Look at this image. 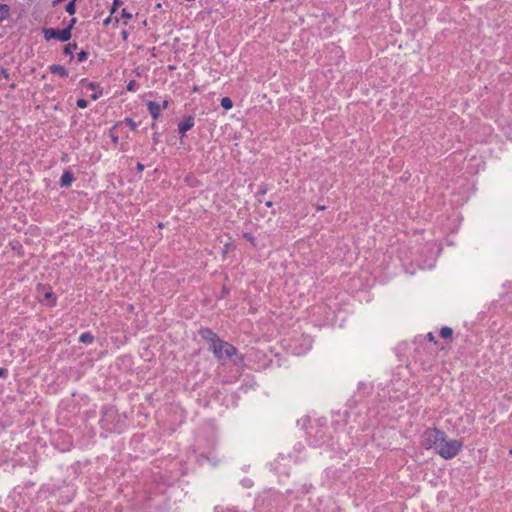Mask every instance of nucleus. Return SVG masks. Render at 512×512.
Wrapping results in <instances>:
<instances>
[{
    "label": "nucleus",
    "mask_w": 512,
    "mask_h": 512,
    "mask_svg": "<svg viewBox=\"0 0 512 512\" xmlns=\"http://www.w3.org/2000/svg\"><path fill=\"white\" fill-rule=\"evenodd\" d=\"M92 98L96 100L98 98L97 94L92 95Z\"/></svg>",
    "instance_id": "473e14b6"
},
{
    "label": "nucleus",
    "mask_w": 512,
    "mask_h": 512,
    "mask_svg": "<svg viewBox=\"0 0 512 512\" xmlns=\"http://www.w3.org/2000/svg\"><path fill=\"white\" fill-rule=\"evenodd\" d=\"M88 105V102L87 100L85 99H78L77 100V106L80 107V108H86Z\"/></svg>",
    "instance_id": "6ab92c4d"
},
{
    "label": "nucleus",
    "mask_w": 512,
    "mask_h": 512,
    "mask_svg": "<svg viewBox=\"0 0 512 512\" xmlns=\"http://www.w3.org/2000/svg\"><path fill=\"white\" fill-rule=\"evenodd\" d=\"M9 6L6 4L0 5V21H3L9 17Z\"/></svg>",
    "instance_id": "9d476101"
},
{
    "label": "nucleus",
    "mask_w": 512,
    "mask_h": 512,
    "mask_svg": "<svg viewBox=\"0 0 512 512\" xmlns=\"http://www.w3.org/2000/svg\"><path fill=\"white\" fill-rule=\"evenodd\" d=\"M51 296H52V292L48 291V292L45 293L44 298L45 299H49Z\"/></svg>",
    "instance_id": "b1692460"
},
{
    "label": "nucleus",
    "mask_w": 512,
    "mask_h": 512,
    "mask_svg": "<svg viewBox=\"0 0 512 512\" xmlns=\"http://www.w3.org/2000/svg\"><path fill=\"white\" fill-rule=\"evenodd\" d=\"M75 2H76V0H72V1H70V2L66 5V11H67V13H69L70 15H73V14H75V12H76Z\"/></svg>",
    "instance_id": "2eb2a0df"
},
{
    "label": "nucleus",
    "mask_w": 512,
    "mask_h": 512,
    "mask_svg": "<svg viewBox=\"0 0 512 512\" xmlns=\"http://www.w3.org/2000/svg\"><path fill=\"white\" fill-rule=\"evenodd\" d=\"M75 22H76V19H75V18H73V19L70 21V25H69V26H71V28H72V27H73V25L75 24Z\"/></svg>",
    "instance_id": "cd10ccee"
},
{
    "label": "nucleus",
    "mask_w": 512,
    "mask_h": 512,
    "mask_svg": "<svg viewBox=\"0 0 512 512\" xmlns=\"http://www.w3.org/2000/svg\"><path fill=\"white\" fill-rule=\"evenodd\" d=\"M122 17H125V18H131V17H132V15H131L130 13L126 12V10H125V9H123V11H122Z\"/></svg>",
    "instance_id": "412c9836"
},
{
    "label": "nucleus",
    "mask_w": 512,
    "mask_h": 512,
    "mask_svg": "<svg viewBox=\"0 0 512 512\" xmlns=\"http://www.w3.org/2000/svg\"><path fill=\"white\" fill-rule=\"evenodd\" d=\"M463 447V442L457 439H447L444 437V442L441 443L439 455L444 459H452L458 455Z\"/></svg>",
    "instance_id": "f03ea898"
},
{
    "label": "nucleus",
    "mask_w": 512,
    "mask_h": 512,
    "mask_svg": "<svg viewBox=\"0 0 512 512\" xmlns=\"http://www.w3.org/2000/svg\"><path fill=\"white\" fill-rule=\"evenodd\" d=\"M148 110L152 116L153 119H157L160 116L161 107L158 103L154 101H149L147 103Z\"/></svg>",
    "instance_id": "0eeeda50"
},
{
    "label": "nucleus",
    "mask_w": 512,
    "mask_h": 512,
    "mask_svg": "<svg viewBox=\"0 0 512 512\" xmlns=\"http://www.w3.org/2000/svg\"><path fill=\"white\" fill-rule=\"evenodd\" d=\"M127 90L128 91H135L136 90V81L135 80H131L128 85H127Z\"/></svg>",
    "instance_id": "f3484780"
},
{
    "label": "nucleus",
    "mask_w": 512,
    "mask_h": 512,
    "mask_svg": "<svg viewBox=\"0 0 512 512\" xmlns=\"http://www.w3.org/2000/svg\"><path fill=\"white\" fill-rule=\"evenodd\" d=\"M243 237H244L245 239H247L248 241H250L253 245H255V243H254V240H255V239H254V237L252 236V234H250V233H244V234H243Z\"/></svg>",
    "instance_id": "aec40b11"
},
{
    "label": "nucleus",
    "mask_w": 512,
    "mask_h": 512,
    "mask_svg": "<svg viewBox=\"0 0 512 512\" xmlns=\"http://www.w3.org/2000/svg\"><path fill=\"white\" fill-rule=\"evenodd\" d=\"M266 193V188H263L261 189L259 192H258V195H264Z\"/></svg>",
    "instance_id": "393cba45"
},
{
    "label": "nucleus",
    "mask_w": 512,
    "mask_h": 512,
    "mask_svg": "<svg viewBox=\"0 0 512 512\" xmlns=\"http://www.w3.org/2000/svg\"><path fill=\"white\" fill-rule=\"evenodd\" d=\"M221 106L225 109V110H229L233 107V102L232 100L229 98V97H224L221 99Z\"/></svg>",
    "instance_id": "f8f14e48"
},
{
    "label": "nucleus",
    "mask_w": 512,
    "mask_h": 512,
    "mask_svg": "<svg viewBox=\"0 0 512 512\" xmlns=\"http://www.w3.org/2000/svg\"><path fill=\"white\" fill-rule=\"evenodd\" d=\"M162 107L166 109L168 107V101L165 100L162 104Z\"/></svg>",
    "instance_id": "a878e982"
},
{
    "label": "nucleus",
    "mask_w": 512,
    "mask_h": 512,
    "mask_svg": "<svg viewBox=\"0 0 512 512\" xmlns=\"http://www.w3.org/2000/svg\"><path fill=\"white\" fill-rule=\"evenodd\" d=\"M73 179H74L73 174L70 171H65L60 180L61 186H64V187L70 186Z\"/></svg>",
    "instance_id": "6e6552de"
},
{
    "label": "nucleus",
    "mask_w": 512,
    "mask_h": 512,
    "mask_svg": "<svg viewBox=\"0 0 512 512\" xmlns=\"http://www.w3.org/2000/svg\"><path fill=\"white\" fill-rule=\"evenodd\" d=\"M200 334L205 340H207L210 343V348L212 347V345L216 343V341L219 340L218 336L208 328L201 329Z\"/></svg>",
    "instance_id": "39448f33"
},
{
    "label": "nucleus",
    "mask_w": 512,
    "mask_h": 512,
    "mask_svg": "<svg viewBox=\"0 0 512 512\" xmlns=\"http://www.w3.org/2000/svg\"><path fill=\"white\" fill-rule=\"evenodd\" d=\"M211 349L219 360L224 358L230 359L237 352V349L232 344L220 339L212 345Z\"/></svg>",
    "instance_id": "7ed1b4c3"
},
{
    "label": "nucleus",
    "mask_w": 512,
    "mask_h": 512,
    "mask_svg": "<svg viewBox=\"0 0 512 512\" xmlns=\"http://www.w3.org/2000/svg\"><path fill=\"white\" fill-rule=\"evenodd\" d=\"M194 126V119L192 116L187 117L183 122H181L178 126L179 132L184 135L188 130H190Z\"/></svg>",
    "instance_id": "423d86ee"
},
{
    "label": "nucleus",
    "mask_w": 512,
    "mask_h": 512,
    "mask_svg": "<svg viewBox=\"0 0 512 512\" xmlns=\"http://www.w3.org/2000/svg\"><path fill=\"white\" fill-rule=\"evenodd\" d=\"M122 34H123V37H125V38L127 37L126 32H123Z\"/></svg>",
    "instance_id": "72a5a7b5"
},
{
    "label": "nucleus",
    "mask_w": 512,
    "mask_h": 512,
    "mask_svg": "<svg viewBox=\"0 0 512 512\" xmlns=\"http://www.w3.org/2000/svg\"><path fill=\"white\" fill-rule=\"evenodd\" d=\"M158 227L159 228H163L164 227V224L162 222L158 223Z\"/></svg>",
    "instance_id": "2f4dec72"
},
{
    "label": "nucleus",
    "mask_w": 512,
    "mask_h": 512,
    "mask_svg": "<svg viewBox=\"0 0 512 512\" xmlns=\"http://www.w3.org/2000/svg\"><path fill=\"white\" fill-rule=\"evenodd\" d=\"M126 123L130 126V128L135 131L137 129V125L136 123L133 121V119L131 118H126L125 119Z\"/></svg>",
    "instance_id": "dca6fc26"
},
{
    "label": "nucleus",
    "mask_w": 512,
    "mask_h": 512,
    "mask_svg": "<svg viewBox=\"0 0 512 512\" xmlns=\"http://www.w3.org/2000/svg\"><path fill=\"white\" fill-rule=\"evenodd\" d=\"M137 170H138L139 172L143 171V170H144V165H143L142 163L138 162V163H137Z\"/></svg>",
    "instance_id": "4be33fe9"
},
{
    "label": "nucleus",
    "mask_w": 512,
    "mask_h": 512,
    "mask_svg": "<svg viewBox=\"0 0 512 512\" xmlns=\"http://www.w3.org/2000/svg\"><path fill=\"white\" fill-rule=\"evenodd\" d=\"M50 72L52 74H58L60 75L61 77H67L68 76V72L66 70V68L64 66H61V65H52L50 67Z\"/></svg>",
    "instance_id": "1a4fd4ad"
},
{
    "label": "nucleus",
    "mask_w": 512,
    "mask_h": 512,
    "mask_svg": "<svg viewBox=\"0 0 512 512\" xmlns=\"http://www.w3.org/2000/svg\"><path fill=\"white\" fill-rule=\"evenodd\" d=\"M77 58L79 62H83L87 59V52L81 51L80 53H78Z\"/></svg>",
    "instance_id": "a211bd4d"
},
{
    "label": "nucleus",
    "mask_w": 512,
    "mask_h": 512,
    "mask_svg": "<svg viewBox=\"0 0 512 512\" xmlns=\"http://www.w3.org/2000/svg\"><path fill=\"white\" fill-rule=\"evenodd\" d=\"M445 433L437 428H428L424 431L422 445L425 449L440 451L441 443L444 442Z\"/></svg>",
    "instance_id": "f257e3e1"
},
{
    "label": "nucleus",
    "mask_w": 512,
    "mask_h": 512,
    "mask_svg": "<svg viewBox=\"0 0 512 512\" xmlns=\"http://www.w3.org/2000/svg\"><path fill=\"white\" fill-rule=\"evenodd\" d=\"M265 205H266L267 207H272L273 203H272V201H267V202L265 203Z\"/></svg>",
    "instance_id": "c756f323"
},
{
    "label": "nucleus",
    "mask_w": 512,
    "mask_h": 512,
    "mask_svg": "<svg viewBox=\"0 0 512 512\" xmlns=\"http://www.w3.org/2000/svg\"><path fill=\"white\" fill-rule=\"evenodd\" d=\"M79 341L85 344H90L94 341V337L91 333L85 332L80 335Z\"/></svg>",
    "instance_id": "9b49d317"
},
{
    "label": "nucleus",
    "mask_w": 512,
    "mask_h": 512,
    "mask_svg": "<svg viewBox=\"0 0 512 512\" xmlns=\"http://www.w3.org/2000/svg\"><path fill=\"white\" fill-rule=\"evenodd\" d=\"M77 48V44H67L65 47H64V54L66 55H69L71 58L73 57V50H75Z\"/></svg>",
    "instance_id": "ddd939ff"
},
{
    "label": "nucleus",
    "mask_w": 512,
    "mask_h": 512,
    "mask_svg": "<svg viewBox=\"0 0 512 512\" xmlns=\"http://www.w3.org/2000/svg\"><path fill=\"white\" fill-rule=\"evenodd\" d=\"M453 331L451 328L449 327H443L441 330H440V336L442 338H449L451 337Z\"/></svg>",
    "instance_id": "4468645a"
},
{
    "label": "nucleus",
    "mask_w": 512,
    "mask_h": 512,
    "mask_svg": "<svg viewBox=\"0 0 512 512\" xmlns=\"http://www.w3.org/2000/svg\"><path fill=\"white\" fill-rule=\"evenodd\" d=\"M324 209H325V206H322V205L317 206V210H319V211L324 210Z\"/></svg>",
    "instance_id": "7c9ffc66"
},
{
    "label": "nucleus",
    "mask_w": 512,
    "mask_h": 512,
    "mask_svg": "<svg viewBox=\"0 0 512 512\" xmlns=\"http://www.w3.org/2000/svg\"><path fill=\"white\" fill-rule=\"evenodd\" d=\"M7 374V369L5 368H0V377H3Z\"/></svg>",
    "instance_id": "5701e85b"
},
{
    "label": "nucleus",
    "mask_w": 512,
    "mask_h": 512,
    "mask_svg": "<svg viewBox=\"0 0 512 512\" xmlns=\"http://www.w3.org/2000/svg\"><path fill=\"white\" fill-rule=\"evenodd\" d=\"M111 138H112V141H113L114 143H117V142H118V137H117V136H112Z\"/></svg>",
    "instance_id": "c85d7f7f"
},
{
    "label": "nucleus",
    "mask_w": 512,
    "mask_h": 512,
    "mask_svg": "<svg viewBox=\"0 0 512 512\" xmlns=\"http://www.w3.org/2000/svg\"><path fill=\"white\" fill-rule=\"evenodd\" d=\"M43 32L45 39L48 41L51 39H58L62 42H66L71 38V26H68L67 28L62 30L48 28L44 29Z\"/></svg>",
    "instance_id": "20e7f679"
},
{
    "label": "nucleus",
    "mask_w": 512,
    "mask_h": 512,
    "mask_svg": "<svg viewBox=\"0 0 512 512\" xmlns=\"http://www.w3.org/2000/svg\"><path fill=\"white\" fill-rule=\"evenodd\" d=\"M153 141L156 143L158 141V134H154L153 135Z\"/></svg>",
    "instance_id": "bb28decb"
}]
</instances>
